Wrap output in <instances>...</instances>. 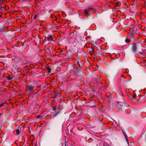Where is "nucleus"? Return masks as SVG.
Wrapping results in <instances>:
<instances>
[{"mask_svg":"<svg viewBox=\"0 0 146 146\" xmlns=\"http://www.w3.org/2000/svg\"><path fill=\"white\" fill-rule=\"evenodd\" d=\"M137 97L136 95L135 94L133 95V98H131V100H134Z\"/></svg>","mask_w":146,"mask_h":146,"instance_id":"6","label":"nucleus"},{"mask_svg":"<svg viewBox=\"0 0 146 146\" xmlns=\"http://www.w3.org/2000/svg\"><path fill=\"white\" fill-rule=\"evenodd\" d=\"M40 117V115H38V116H37V118H39V117Z\"/></svg>","mask_w":146,"mask_h":146,"instance_id":"15","label":"nucleus"},{"mask_svg":"<svg viewBox=\"0 0 146 146\" xmlns=\"http://www.w3.org/2000/svg\"><path fill=\"white\" fill-rule=\"evenodd\" d=\"M47 40L50 41L52 40V37L50 35L47 37Z\"/></svg>","mask_w":146,"mask_h":146,"instance_id":"5","label":"nucleus"},{"mask_svg":"<svg viewBox=\"0 0 146 146\" xmlns=\"http://www.w3.org/2000/svg\"><path fill=\"white\" fill-rule=\"evenodd\" d=\"M48 71L49 72H50V69H49V68H48Z\"/></svg>","mask_w":146,"mask_h":146,"instance_id":"14","label":"nucleus"},{"mask_svg":"<svg viewBox=\"0 0 146 146\" xmlns=\"http://www.w3.org/2000/svg\"><path fill=\"white\" fill-rule=\"evenodd\" d=\"M125 41L127 43H129V42H130V40H128V39H126L125 40Z\"/></svg>","mask_w":146,"mask_h":146,"instance_id":"9","label":"nucleus"},{"mask_svg":"<svg viewBox=\"0 0 146 146\" xmlns=\"http://www.w3.org/2000/svg\"><path fill=\"white\" fill-rule=\"evenodd\" d=\"M77 63V64L79 66H80L79 64V62L78 61Z\"/></svg>","mask_w":146,"mask_h":146,"instance_id":"13","label":"nucleus"},{"mask_svg":"<svg viewBox=\"0 0 146 146\" xmlns=\"http://www.w3.org/2000/svg\"><path fill=\"white\" fill-rule=\"evenodd\" d=\"M27 93L32 94L34 92V86L30 84H28L27 90L26 91Z\"/></svg>","mask_w":146,"mask_h":146,"instance_id":"1","label":"nucleus"},{"mask_svg":"<svg viewBox=\"0 0 146 146\" xmlns=\"http://www.w3.org/2000/svg\"><path fill=\"white\" fill-rule=\"evenodd\" d=\"M56 107H54L53 109H52L53 111H54L56 110Z\"/></svg>","mask_w":146,"mask_h":146,"instance_id":"12","label":"nucleus"},{"mask_svg":"<svg viewBox=\"0 0 146 146\" xmlns=\"http://www.w3.org/2000/svg\"><path fill=\"white\" fill-rule=\"evenodd\" d=\"M92 9V8H90L88 9H86L84 10V13L86 15H87L88 13V11Z\"/></svg>","mask_w":146,"mask_h":146,"instance_id":"4","label":"nucleus"},{"mask_svg":"<svg viewBox=\"0 0 146 146\" xmlns=\"http://www.w3.org/2000/svg\"><path fill=\"white\" fill-rule=\"evenodd\" d=\"M8 79L9 80H11V78H9H9H8Z\"/></svg>","mask_w":146,"mask_h":146,"instance_id":"16","label":"nucleus"},{"mask_svg":"<svg viewBox=\"0 0 146 146\" xmlns=\"http://www.w3.org/2000/svg\"><path fill=\"white\" fill-rule=\"evenodd\" d=\"M5 104H6V103H3L1 104L0 105V107H1V106H3L4 105H5Z\"/></svg>","mask_w":146,"mask_h":146,"instance_id":"8","label":"nucleus"},{"mask_svg":"<svg viewBox=\"0 0 146 146\" xmlns=\"http://www.w3.org/2000/svg\"><path fill=\"white\" fill-rule=\"evenodd\" d=\"M132 50L133 52H135L137 51V47L135 44H134L133 45L132 47Z\"/></svg>","mask_w":146,"mask_h":146,"instance_id":"3","label":"nucleus"},{"mask_svg":"<svg viewBox=\"0 0 146 146\" xmlns=\"http://www.w3.org/2000/svg\"><path fill=\"white\" fill-rule=\"evenodd\" d=\"M2 94H1V93H0V96Z\"/></svg>","mask_w":146,"mask_h":146,"instance_id":"17","label":"nucleus"},{"mask_svg":"<svg viewBox=\"0 0 146 146\" xmlns=\"http://www.w3.org/2000/svg\"><path fill=\"white\" fill-rule=\"evenodd\" d=\"M117 103H118V104L119 105H121V104H122L121 102H117Z\"/></svg>","mask_w":146,"mask_h":146,"instance_id":"10","label":"nucleus"},{"mask_svg":"<svg viewBox=\"0 0 146 146\" xmlns=\"http://www.w3.org/2000/svg\"><path fill=\"white\" fill-rule=\"evenodd\" d=\"M37 17V15H36L34 17V19H35Z\"/></svg>","mask_w":146,"mask_h":146,"instance_id":"11","label":"nucleus"},{"mask_svg":"<svg viewBox=\"0 0 146 146\" xmlns=\"http://www.w3.org/2000/svg\"><path fill=\"white\" fill-rule=\"evenodd\" d=\"M122 132L123 133V135H124V136H125V139H126V141L128 143H129V141H128V139L127 136V135L126 134L125 132L123 130H122Z\"/></svg>","mask_w":146,"mask_h":146,"instance_id":"2","label":"nucleus"},{"mask_svg":"<svg viewBox=\"0 0 146 146\" xmlns=\"http://www.w3.org/2000/svg\"><path fill=\"white\" fill-rule=\"evenodd\" d=\"M56 115H57V114H56V115H55V116H56Z\"/></svg>","mask_w":146,"mask_h":146,"instance_id":"18","label":"nucleus"},{"mask_svg":"<svg viewBox=\"0 0 146 146\" xmlns=\"http://www.w3.org/2000/svg\"><path fill=\"white\" fill-rule=\"evenodd\" d=\"M17 135H18L20 133V130L19 129H17L16 130Z\"/></svg>","mask_w":146,"mask_h":146,"instance_id":"7","label":"nucleus"}]
</instances>
